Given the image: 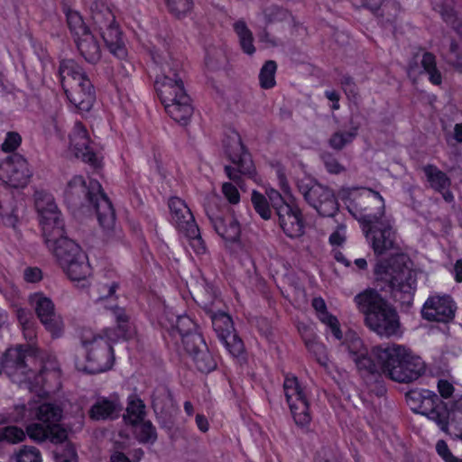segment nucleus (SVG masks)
I'll list each match as a JSON object with an SVG mask.
<instances>
[{"mask_svg": "<svg viewBox=\"0 0 462 462\" xmlns=\"http://www.w3.org/2000/svg\"><path fill=\"white\" fill-rule=\"evenodd\" d=\"M152 59L154 62L161 63V75L156 77L154 85L167 114L180 125H187L193 107L180 74V63L173 60L162 62L161 56L155 54H152Z\"/></svg>", "mask_w": 462, "mask_h": 462, "instance_id": "f257e3e1", "label": "nucleus"}, {"mask_svg": "<svg viewBox=\"0 0 462 462\" xmlns=\"http://www.w3.org/2000/svg\"><path fill=\"white\" fill-rule=\"evenodd\" d=\"M64 200L68 207L78 211L84 208H93L102 228L110 232L116 225V213L113 205L96 180L88 182L82 176H74L67 185Z\"/></svg>", "mask_w": 462, "mask_h": 462, "instance_id": "f03ea898", "label": "nucleus"}, {"mask_svg": "<svg viewBox=\"0 0 462 462\" xmlns=\"http://www.w3.org/2000/svg\"><path fill=\"white\" fill-rule=\"evenodd\" d=\"M417 271L404 254H395L388 259L379 260L374 267V275L381 290L391 293L395 301L410 306L417 288Z\"/></svg>", "mask_w": 462, "mask_h": 462, "instance_id": "7ed1b4c3", "label": "nucleus"}, {"mask_svg": "<svg viewBox=\"0 0 462 462\" xmlns=\"http://www.w3.org/2000/svg\"><path fill=\"white\" fill-rule=\"evenodd\" d=\"M373 355L381 365L382 373L398 383L413 382L426 371L422 359L402 346H376L373 348Z\"/></svg>", "mask_w": 462, "mask_h": 462, "instance_id": "20e7f679", "label": "nucleus"}, {"mask_svg": "<svg viewBox=\"0 0 462 462\" xmlns=\"http://www.w3.org/2000/svg\"><path fill=\"white\" fill-rule=\"evenodd\" d=\"M225 151L235 166H225V172L232 182H224L221 190L226 199L230 204L236 205L240 201L237 187L242 189H245L244 177H252L254 167L251 156L245 149L237 132L233 131L226 136Z\"/></svg>", "mask_w": 462, "mask_h": 462, "instance_id": "39448f33", "label": "nucleus"}, {"mask_svg": "<svg viewBox=\"0 0 462 462\" xmlns=\"http://www.w3.org/2000/svg\"><path fill=\"white\" fill-rule=\"evenodd\" d=\"M368 192L375 198L379 204V211L376 214H365L359 219L363 231L369 241L375 255L386 254L392 251L400 250L397 233L391 222L383 219L384 215V201L379 192L368 189Z\"/></svg>", "mask_w": 462, "mask_h": 462, "instance_id": "423d86ee", "label": "nucleus"}, {"mask_svg": "<svg viewBox=\"0 0 462 462\" xmlns=\"http://www.w3.org/2000/svg\"><path fill=\"white\" fill-rule=\"evenodd\" d=\"M62 88L71 104L81 111H89L96 92L83 69L74 60H64L59 68Z\"/></svg>", "mask_w": 462, "mask_h": 462, "instance_id": "0eeeda50", "label": "nucleus"}, {"mask_svg": "<svg viewBox=\"0 0 462 462\" xmlns=\"http://www.w3.org/2000/svg\"><path fill=\"white\" fill-rule=\"evenodd\" d=\"M35 362L32 346L19 345L5 351L2 357L1 367L3 372L15 383L39 384L43 371L40 370V374H37L36 369L33 367Z\"/></svg>", "mask_w": 462, "mask_h": 462, "instance_id": "6e6552de", "label": "nucleus"}, {"mask_svg": "<svg viewBox=\"0 0 462 462\" xmlns=\"http://www.w3.org/2000/svg\"><path fill=\"white\" fill-rule=\"evenodd\" d=\"M80 342L87 351V364L82 368L89 374H99L109 370L115 356L110 343L91 329H82Z\"/></svg>", "mask_w": 462, "mask_h": 462, "instance_id": "1a4fd4ad", "label": "nucleus"}, {"mask_svg": "<svg viewBox=\"0 0 462 462\" xmlns=\"http://www.w3.org/2000/svg\"><path fill=\"white\" fill-rule=\"evenodd\" d=\"M297 188L305 201L322 217H334L339 204L334 191L328 186L304 177L297 180Z\"/></svg>", "mask_w": 462, "mask_h": 462, "instance_id": "9d476101", "label": "nucleus"}, {"mask_svg": "<svg viewBox=\"0 0 462 462\" xmlns=\"http://www.w3.org/2000/svg\"><path fill=\"white\" fill-rule=\"evenodd\" d=\"M169 208L171 221L177 229L191 240V245L198 254L204 253L206 248L201 240L199 226L186 203L179 198H171L169 200Z\"/></svg>", "mask_w": 462, "mask_h": 462, "instance_id": "9b49d317", "label": "nucleus"}, {"mask_svg": "<svg viewBox=\"0 0 462 462\" xmlns=\"http://www.w3.org/2000/svg\"><path fill=\"white\" fill-rule=\"evenodd\" d=\"M204 308L211 319L217 337L224 344L226 350L236 357L242 355L245 350L244 343L236 333L231 317L224 311H215L207 303H205Z\"/></svg>", "mask_w": 462, "mask_h": 462, "instance_id": "f8f14e48", "label": "nucleus"}, {"mask_svg": "<svg viewBox=\"0 0 462 462\" xmlns=\"http://www.w3.org/2000/svg\"><path fill=\"white\" fill-rule=\"evenodd\" d=\"M34 197L43 236L53 237L59 235L64 223L60 218V212L58 210L53 197L44 192H36Z\"/></svg>", "mask_w": 462, "mask_h": 462, "instance_id": "ddd939ff", "label": "nucleus"}, {"mask_svg": "<svg viewBox=\"0 0 462 462\" xmlns=\"http://www.w3.org/2000/svg\"><path fill=\"white\" fill-rule=\"evenodd\" d=\"M217 199L218 197L214 195L205 205L206 215L219 236L226 242H237L241 235L240 224L232 214H223V212L211 206L210 203Z\"/></svg>", "mask_w": 462, "mask_h": 462, "instance_id": "4468645a", "label": "nucleus"}, {"mask_svg": "<svg viewBox=\"0 0 462 462\" xmlns=\"http://www.w3.org/2000/svg\"><path fill=\"white\" fill-rule=\"evenodd\" d=\"M284 394L296 424L305 426L310 421L309 402L295 376L287 375L283 383Z\"/></svg>", "mask_w": 462, "mask_h": 462, "instance_id": "2eb2a0df", "label": "nucleus"}, {"mask_svg": "<svg viewBox=\"0 0 462 462\" xmlns=\"http://www.w3.org/2000/svg\"><path fill=\"white\" fill-rule=\"evenodd\" d=\"M0 177L14 188L24 187L31 176L32 171L29 169L26 160L19 153H12L1 158Z\"/></svg>", "mask_w": 462, "mask_h": 462, "instance_id": "dca6fc26", "label": "nucleus"}, {"mask_svg": "<svg viewBox=\"0 0 462 462\" xmlns=\"http://www.w3.org/2000/svg\"><path fill=\"white\" fill-rule=\"evenodd\" d=\"M69 147L77 158H80L95 169L101 167L96 144L90 140L86 127L80 122L75 124L69 134Z\"/></svg>", "mask_w": 462, "mask_h": 462, "instance_id": "f3484780", "label": "nucleus"}, {"mask_svg": "<svg viewBox=\"0 0 462 462\" xmlns=\"http://www.w3.org/2000/svg\"><path fill=\"white\" fill-rule=\"evenodd\" d=\"M29 302L44 328L53 336H60L63 329V321L56 313L52 300L43 293H34L29 297Z\"/></svg>", "mask_w": 462, "mask_h": 462, "instance_id": "a211bd4d", "label": "nucleus"}, {"mask_svg": "<svg viewBox=\"0 0 462 462\" xmlns=\"http://www.w3.org/2000/svg\"><path fill=\"white\" fill-rule=\"evenodd\" d=\"M365 322L371 330L387 337L396 335L400 327L398 314L388 303L376 312L369 313Z\"/></svg>", "mask_w": 462, "mask_h": 462, "instance_id": "6ab92c4d", "label": "nucleus"}, {"mask_svg": "<svg viewBox=\"0 0 462 462\" xmlns=\"http://www.w3.org/2000/svg\"><path fill=\"white\" fill-rule=\"evenodd\" d=\"M43 237L46 245L52 251L60 267L68 265L74 258L85 254L78 244L65 236L64 226L60 227L59 235L53 237L43 236Z\"/></svg>", "mask_w": 462, "mask_h": 462, "instance_id": "aec40b11", "label": "nucleus"}, {"mask_svg": "<svg viewBox=\"0 0 462 462\" xmlns=\"http://www.w3.org/2000/svg\"><path fill=\"white\" fill-rule=\"evenodd\" d=\"M441 414L431 413V417L439 420V429L453 439L462 440V397L453 402L449 408L440 406Z\"/></svg>", "mask_w": 462, "mask_h": 462, "instance_id": "412c9836", "label": "nucleus"}, {"mask_svg": "<svg viewBox=\"0 0 462 462\" xmlns=\"http://www.w3.org/2000/svg\"><path fill=\"white\" fill-rule=\"evenodd\" d=\"M456 307L449 296H433L423 305L421 315L429 321L448 322L455 317Z\"/></svg>", "mask_w": 462, "mask_h": 462, "instance_id": "4be33fe9", "label": "nucleus"}, {"mask_svg": "<svg viewBox=\"0 0 462 462\" xmlns=\"http://www.w3.org/2000/svg\"><path fill=\"white\" fill-rule=\"evenodd\" d=\"M152 407L157 419L164 426L171 423L178 409L171 391L165 385H159L153 390Z\"/></svg>", "mask_w": 462, "mask_h": 462, "instance_id": "5701e85b", "label": "nucleus"}, {"mask_svg": "<svg viewBox=\"0 0 462 462\" xmlns=\"http://www.w3.org/2000/svg\"><path fill=\"white\" fill-rule=\"evenodd\" d=\"M122 410L123 404L117 394L97 396L88 411V416L93 420H114L119 417Z\"/></svg>", "mask_w": 462, "mask_h": 462, "instance_id": "b1692460", "label": "nucleus"}, {"mask_svg": "<svg viewBox=\"0 0 462 462\" xmlns=\"http://www.w3.org/2000/svg\"><path fill=\"white\" fill-rule=\"evenodd\" d=\"M280 226L284 233L292 238L300 237L304 233V225L300 210L291 205H282L276 213Z\"/></svg>", "mask_w": 462, "mask_h": 462, "instance_id": "393cba45", "label": "nucleus"}, {"mask_svg": "<svg viewBox=\"0 0 462 462\" xmlns=\"http://www.w3.org/2000/svg\"><path fill=\"white\" fill-rule=\"evenodd\" d=\"M423 171L427 178L430 187L435 191L440 193L444 200L450 203L454 200V195L450 191L451 180L449 177L437 166L427 164L423 167Z\"/></svg>", "mask_w": 462, "mask_h": 462, "instance_id": "a878e982", "label": "nucleus"}, {"mask_svg": "<svg viewBox=\"0 0 462 462\" xmlns=\"http://www.w3.org/2000/svg\"><path fill=\"white\" fill-rule=\"evenodd\" d=\"M374 358L376 357L374 356ZM353 361L356 363L358 370L366 373V383L369 385L372 384V383H374L375 389L371 388V391H376L377 395H383L385 393V388L380 380L382 378L380 370L382 371V369L378 361L374 362L368 356L367 352L363 356L356 357Z\"/></svg>", "mask_w": 462, "mask_h": 462, "instance_id": "bb28decb", "label": "nucleus"}, {"mask_svg": "<svg viewBox=\"0 0 462 462\" xmlns=\"http://www.w3.org/2000/svg\"><path fill=\"white\" fill-rule=\"evenodd\" d=\"M432 5L434 9L440 14L443 20L447 23L451 24L453 29L461 35L462 12L460 4L456 0H435Z\"/></svg>", "mask_w": 462, "mask_h": 462, "instance_id": "cd10ccee", "label": "nucleus"}, {"mask_svg": "<svg viewBox=\"0 0 462 462\" xmlns=\"http://www.w3.org/2000/svg\"><path fill=\"white\" fill-rule=\"evenodd\" d=\"M77 50L85 60L90 64L97 63L101 59V48L97 39L90 32L74 40Z\"/></svg>", "mask_w": 462, "mask_h": 462, "instance_id": "c85d7f7f", "label": "nucleus"}, {"mask_svg": "<svg viewBox=\"0 0 462 462\" xmlns=\"http://www.w3.org/2000/svg\"><path fill=\"white\" fill-rule=\"evenodd\" d=\"M86 1L89 7L91 20L97 31L104 30L105 27H109L116 22L115 15L105 0Z\"/></svg>", "mask_w": 462, "mask_h": 462, "instance_id": "c756f323", "label": "nucleus"}, {"mask_svg": "<svg viewBox=\"0 0 462 462\" xmlns=\"http://www.w3.org/2000/svg\"><path fill=\"white\" fill-rule=\"evenodd\" d=\"M354 300L358 310L365 315V318L373 311L376 312L387 303V301L374 289H366L358 293L356 295Z\"/></svg>", "mask_w": 462, "mask_h": 462, "instance_id": "7c9ffc66", "label": "nucleus"}, {"mask_svg": "<svg viewBox=\"0 0 462 462\" xmlns=\"http://www.w3.org/2000/svg\"><path fill=\"white\" fill-rule=\"evenodd\" d=\"M23 211L24 206L22 201H17L14 198L0 199V217L6 226L15 228Z\"/></svg>", "mask_w": 462, "mask_h": 462, "instance_id": "2f4dec72", "label": "nucleus"}, {"mask_svg": "<svg viewBox=\"0 0 462 462\" xmlns=\"http://www.w3.org/2000/svg\"><path fill=\"white\" fill-rule=\"evenodd\" d=\"M109 51L118 59L126 56V49L121 38V32L116 22L109 27L98 31Z\"/></svg>", "mask_w": 462, "mask_h": 462, "instance_id": "473e14b6", "label": "nucleus"}, {"mask_svg": "<svg viewBox=\"0 0 462 462\" xmlns=\"http://www.w3.org/2000/svg\"><path fill=\"white\" fill-rule=\"evenodd\" d=\"M61 268L72 281H83L91 274V267L86 254H79Z\"/></svg>", "mask_w": 462, "mask_h": 462, "instance_id": "72a5a7b5", "label": "nucleus"}, {"mask_svg": "<svg viewBox=\"0 0 462 462\" xmlns=\"http://www.w3.org/2000/svg\"><path fill=\"white\" fill-rule=\"evenodd\" d=\"M35 416L44 424L54 425L60 422L62 417V409L58 404L44 402L37 407Z\"/></svg>", "mask_w": 462, "mask_h": 462, "instance_id": "f704fd0d", "label": "nucleus"}, {"mask_svg": "<svg viewBox=\"0 0 462 462\" xmlns=\"http://www.w3.org/2000/svg\"><path fill=\"white\" fill-rule=\"evenodd\" d=\"M440 406L444 409H447L446 403H444L439 397L430 391L425 392V394L422 395V400L420 403V413L422 415L427 416L430 420L435 421L439 426V420L431 417V413L438 412L441 414Z\"/></svg>", "mask_w": 462, "mask_h": 462, "instance_id": "c9c22d12", "label": "nucleus"}, {"mask_svg": "<svg viewBox=\"0 0 462 462\" xmlns=\"http://www.w3.org/2000/svg\"><path fill=\"white\" fill-rule=\"evenodd\" d=\"M145 416V405L143 402L135 394H132L128 397V402L126 407V415L125 420L132 424L135 425L143 420Z\"/></svg>", "mask_w": 462, "mask_h": 462, "instance_id": "e433bc0d", "label": "nucleus"}, {"mask_svg": "<svg viewBox=\"0 0 462 462\" xmlns=\"http://www.w3.org/2000/svg\"><path fill=\"white\" fill-rule=\"evenodd\" d=\"M234 31L238 37L239 44L243 51L248 55H253L255 52L254 36L246 23L242 20L236 22L234 23Z\"/></svg>", "mask_w": 462, "mask_h": 462, "instance_id": "4c0bfd02", "label": "nucleus"}, {"mask_svg": "<svg viewBox=\"0 0 462 462\" xmlns=\"http://www.w3.org/2000/svg\"><path fill=\"white\" fill-rule=\"evenodd\" d=\"M341 346L353 360L357 356H363L367 350L362 339L353 331H348L346 334Z\"/></svg>", "mask_w": 462, "mask_h": 462, "instance_id": "58836bf2", "label": "nucleus"}, {"mask_svg": "<svg viewBox=\"0 0 462 462\" xmlns=\"http://www.w3.org/2000/svg\"><path fill=\"white\" fill-rule=\"evenodd\" d=\"M67 24L72 34L73 40L90 32L81 14L74 10L68 9L66 11Z\"/></svg>", "mask_w": 462, "mask_h": 462, "instance_id": "ea45409f", "label": "nucleus"}, {"mask_svg": "<svg viewBox=\"0 0 462 462\" xmlns=\"http://www.w3.org/2000/svg\"><path fill=\"white\" fill-rule=\"evenodd\" d=\"M358 125H352L349 131H337L328 140L331 148L340 151L346 145L350 144L358 134Z\"/></svg>", "mask_w": 462, "mask_h": 462, "instance_id": "a19ab883", "label": "nucleus"}, {"mask_svg": "<svg viewBox=\"0 0 462 462\" xmlns=\"http://www.w3.org/2000/svg\"><path fill=\"white\" fill-rule=\"evenodd\" d=\"M185 351L192 357L207 345L201 333L199 331L183 334L181 337Z\"/></svg>", "mask_w": 462, "mask_h": 462, "instance_id": "79ce46f5", "label": "nucleus"}, {"mask_svg": "<svg viewBox=\"0 0 462 462\" xmlns=\"http://www.w3.org/2000/svg\"><path fill=\"white\" fill-rule=\"evenodd\" d=\"M195 365L201 373H210L217 367V362L206 345L201 351L192 356Z\"/></svg>", "mask_w": 462, "mask_h": 462, "instance_id": "37998d69", "label": "nucleus"}, {"mask_svg": "<svg viewBox=\"0 0 462 462\" xmlns=\"http://www.w3.org/2000/svg\"><path fill=\"white\" fill-rule=\"evenodd\" d=\"M277 65L274 60H267L262 67L259 74L261 88H272L275 85V72Z\"/></svg>", "mask_w": 462, "mask_h": 462, "instance_id": "c03bdc74", "label": "nucleus"}, {"mask_svg": "<svg viewBox=\"0 0 462 462\" xmlns=\"http://www.w3.org/2000/svg\"><path fill=\"white\" fill-rule=\"evenodd\" d=\"M421 65L426 73L429 74V79L434 85L441 83V74L436 67V58L430 52H425L422 56Z\"/></svg>", "mask_w": 462, "mask_h": 462, "instance_id": "a18cd8bd", "label": "nucleus"}, {"mask_svg": "<svg viewBox=\"0 0 462 462\" xmlns=\"http://www.w3.org/2000/svg\"><path fill=\"white\" fill-rule=\"evenodd\" d=\"M251 201L254 210L263 218L269 219L272 216V210L269 207L268 199L260 192L253 190Z\"/></svg>", "mask_w": 462, "mask_h": 462, "instance_id": "49530a36", "label": "nucleus"}, {"mask_svg": "<svg viewBox=\"0 0 462 462\" xmlns=\"http://www.w3.org/2000/svg\"><path fill=\"white\" fill-rule=\"evenodd\" d=\"M448 63L462 71V39H452L447 54Z\"/></svg>", "mask_w": 462, "mask_h": 462, "instance_id": "de8ad7c7", "label": "nucleus"}, {"mask_svg": "<svg viewBox=\"0 0 462 462\" xmlns=\"http://www.w3.org/2000/svg\"><path fill=\"white\" fill-rule=\"evenodd\" d=\"M53 454L56 462H74L77 459V452L70 442L57 446Z\"/></svg>", "mask_w": 462, "mask_h": 462, "instance_id": "09e8293b", "label": "nucleus"}, {"mask_svg": "<svg viewBox=\"0 0 462 462\" xmlns=\"http://www.w3.org/2000/svg\"><path fill=\"white\" fill-rule=\"evenodd\" d=\"M111 311L117 323V328L120 331V336L123 337H126L130 328L129 315L126 313L125 309L120 308L118 306L112 308Z\"/></svg>", "mask_w": 462, "mask_h": 462, "instance_id": "8fccbe9b", "label": "nucleus"}, {"mask_svg": "<svg viewBox=\"0 0 462 462\" xmlns=\"http://www.w3.org/2000/svg\"><path fill=\"white\" fill-rule=\"evenodd\" d=\"M16 462H42V455L38 448L23 446L15 455Z\"/></svg>", "mask_w": 462, "mask_h": 462, "instance_id": "3c124183", "label": "nucleus"}, {"mask_svg": "<svg viewBox=\"0 0 462 462\" xmlns=\"http://www.w3.org/2000/svg\"><path fill=\"white\" fill-rule=\"evenodd\" d=\"M26 433L30 439L36 442H43L48 439L49 425L42 423H32L26 427Z\"/></svg>", "mask_w": 462, "mask_h": 462, "instance_id": "603ef678", "label": "nucleus"}, {"mask_svg": "<svg viewBox=\"0 0 462 462\" xmlns=\"http://www.w3.org/2000/svg\"><path fill=\"white\" fill-rule=\"evenodd\" d=\"M138 438L143 443H153L157 439L156 429L150 420L141 423Z\"/></svg>", "mask_w": 462, "mask_h": 462, "instance_id": "864d4df0", "label": "nucleus"}, {"mask_svg": "<svg viewBox=\"0 0 462 462\" xmlns=\"http://www.w3.org/2000/svg\"><path fill=\"white\" fill-rule=\"evenodd\" d=\"M68 433L65 429L61 428L59 423L49 425L48 439L58 446L66 445Z\"/></svg>", "mask_w": 462, "mask_h": 462, "instance_id": "5fc2aeb1", "label": "nucleus"}, {"mask_svg": "<svg viewBox=\"0 0 462 462\" xmlns=\"http://www.w3.org/2000/svg\"><path fill=\"white\" fill-rule=\"evenodd\" d=\"M171 13L180 17L187 14L192 6L191 0H166Z\"/></svg>", "mask_w": 462, "mask_h": 462, "instance_id": "6e6d98bb", "label": "nucleus"}, {"mask_svg": "<svg viewBox=\"0 0 462 462\" xmlns=\"http://www.w3.org/2000/svg\"><path fill=\"white\" fill-rule=\"evenodd\" d=\"M4 441L15 444L25 439L24 431L16 426H7L3 428Z\"/></svg>", "mask_w": 462, "mask_h": 462, "instance_id": "4d7b16f0", "label": "nucleus"}, {"mask_svg": "<svg viewBox=\"0 0 462 462\" xmlns=\"http://www.w3.org/2000/svg\"><path fill=\"white\" fill-rule=\"evenodd\" d=\"M22 138L18 133L9 132L2 144V152L6 153L16 150L21 144Z\"/></svg>", "mask_w": 462, "mask_h": 462, "instance_id": "13d9d810", "label": "nucleus"}, {"mask_svg": "<svg viewBox=\"0 0 462 462\" xmlns=\"http://www.w3.org/2000/svg\"><path fill=\"white\" fill-rule=\"evenodd\" d=\"M176 328L181 337H183V334L198 331L197 325L188 316H178Z\"/></svg>", "mask_w": 462, "mask_h": 462, "instance_id": "bf43d9fd", "label": "nucleus"}, {"mask_svg": "<svg viewBox=\"0 0 462 462\" xmlns=\"http://www.w3.org/2000/svg\"><path fill=\"white\" fill-rule=\"evenodd\" d=\"M322 160L327 171L330 173L338 174L345 171V167L339 163L337 159L329 153L323 154Z\"/></svg>", "mask_w": 462, "mask_h": 462, "instance_id": "052dcab7", "label": "nucleus"}, {"mask_svg": "<svg viewBox=\"0 0 462 462\" xmlns=\"http://www.w3.org/2000/svg\"><path fill=\"white\" fill-rule=\"evenodd\" d=\"M341 85L344 92L349 98L356 99L358 97V88L350 76H343L341 79Z\"/></svg>", "mask_w": 462, "mask_h": 462, "instance_id": "680f3d73", "label": "nucleus"}, {"mask_svg": "<svg viewBox=\"0 0 462 462\" xmlns=\"http://www.w3.org/2000/svg\"><path fill=\"white\" fill-rule=\"evenodd\" d=\"M312 307L316 310L318 318L321 322L332 316V314H330L327 310L325 300L320 297H317L312 300Z\"/></svg>", "mask_w": 462, "mask_h": 462, "instance_id": "e2e57ef3", "label": "nucleus"}, {"mask_svg": "<svg viewBox=\"0 0 462 462\" xmlns=\"http://www.w3.org/2000/svg\"><path fill=\"white\" fill-rule=\"evenodd\" d=\"M436 450L445 462H457V457L451 453L446 441L439 440L436 444Z\"/></svg>", "mask_w": 462, "mask_h": 462, "instance_id": "0e129e2a", "label": "nucleus"}, {"mask_svg": "<svg viewBox=\"0 0 462 462\" xmlns=\"http://www.w3.org/2000/svg\"><path fill=\"white\" fill-rule=\"evenodd\" d=\"M267 196H268V199L273 206V208L275 209L276 213L279 212V208H282V205H289L288 203H286L283 199V198L282 197V195L280 194L279 191L273 189H271L269 190H267Z\"/></svg>", "mask_w": 462, "mask_h": 462, "instance_id": "69168bd1", "label": "nucleus"}, {"mask_svg": "<svg viewBox=\"0 0 462 462\" xmlns=\"http://www.w3.org/2000/svg\"><path fill=\"white\" fill-rule=\"evenodd\" d=\"M322 323L326 324L329 328L335 338H337V340H341L343 338V334L340 329V324L337 317L332 315L328 319L324 320Z\"/></svg>", "mask_w": 462, "mask_h": 462, "instance_id": "338daca9", "label": "nucleus"}, {"mask_svg": "<svg viewBox=\"0 0 462 462\" xmlns=\"http://www.w3.org/2000/svg\"><path fill=\"white\" fill-rule=\"evenodd\" d=\"M345 229L346 226L344 225H339L329 236V243L332 245H342L346 241V235H345Z\"/></svg>", "mask_w": 462, "mask_h": 462, "instance_id": "774afa93", "label": "nucleus"}]
</instances>
